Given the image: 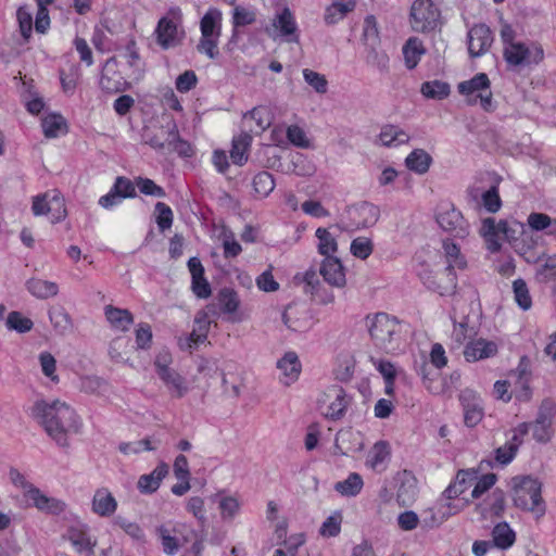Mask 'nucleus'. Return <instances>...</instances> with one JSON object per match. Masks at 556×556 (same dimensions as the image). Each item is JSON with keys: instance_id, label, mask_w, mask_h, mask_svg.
<instances>
[{"instance_id": "obj_45", "label": "nucleus", "mask_w": 556, "mask_h": 556, "mask_svg": "<svg viewBox=\"0 0 556 556\" xmlns=\"http://www.w3.org/2000/svg\"><path fill=\"white\" fill-rule=\"evenodd\" d=\"M254 191L262 198L267 197L275 188V179L268 172H260L252 181Z\"/></svg>"}, {"instance_id": "obj_25", "label": "nucleus", "mask_w": 556, "mask_h": 556, "mask_svg": "<svg viewBox=\"0 0 556 556\" xmlns=\"http://www.w3.org/2000/svg\"><path fill=\"white\" fill-rule=\"evenodd\" d=\"M159 377L164 382L172 396L180 399L189 392L186 378L175 369L164 370Z\"/></svg>"}, {"instance_id": "obj_6", "label": "nucleus", "mask_w": 556, "mask_h": 556, "mask_svg": "<svg viewBox=\"0 0 556 556\" xmlns=\"http://www.w3.org/2000/svg\"><path fill=\"white\" fill-rule=\"evenodd\" d=\"M440 15L432 0H415L409 14L412 28L418 33L433 31L441 24Z\"/></svg>"}, {"instance_id": "obj_56", "label": "nucleus", "mask_w": 556, "mask_h": 556, "mask_svg": "<svg viewBox=\"0 0 556 556\" xmlns=\"http://www.w3.org/2000/svg\"><path fill=\"white\" fill-rule=\"evenodd\" d=\"M482 204L490 213H496L502 206L497 187L493 186L482 193Z\"/></svg>"}, {"instance_id": "obj_60", "label": "nucleus", "mask_w": 556, "mask_h": 556, "mask_svg": "<svg viewBox=\"0 0 556 556\" xmlns=\"http://www.w3.org/2000/svg\"><path fill=\"white\" fill-rule=\"evenodd\" d=\"M156 532L161 538L164 553L170 556L175 555L179 548L177 539L172 536L167 528L164 526H160L156 529Z\"/></svg>"}, {"instance_id": "obj_7", "label": "nucleus", "mask_w": 556, "mask_h": 556, "mask_svg": "<svg viewBox=\"0 0 556 556\" xmlns=\"http://www.w3.org/2000/svg\"><path fill=\"white\" fill-rule=\"evenodd\" d=\"M31 211L35 216H49L52 224L60 223L67 215L64 198L58 190L34 197Z\"/></svg>"}, {"instance_id": "obj_19", "label": "nucleus", "mask_w": 556, "mask_h": 556, "mask_svg": "<svg viewBox=\"0 0 556 556\" xmlns=\"http://www.w3.org/2000/svg\"><path fill=\"white\" fill-rule=\"evenodd\" d=\"M277 368L281 371L280 382L287 387L295 382L301 374V363L294 352H287L277 362Z\"/></svg>"}, {"instance_id": "obj_43", "label": "nucleus", "mask_w": 556, "mask_h": 556, "mask_svg": "<svg viewBox=\"0 0 556 556\" xmlns=\"http://www.w3.org/2000/svg\"><path fill=\"white\" fill-rule=\"evenodd\" d=\"M316 237L318 239V252L325 257H332L338 250V243L334 237L326 229L318 228L316 230Z\"/></svg>"}, {"instance_id": "obj_61", "label": "nucleus", "mask_w": 556, "mask_h": 556, "mask_svg": "<svg viewBox=\"0 0 556 556\" xmlns=\"http://www.w3.org/2000/svg\"><path fill=\"white\" fill-rule=\"evenodd\" d=\"M155 211L157 212L156 224L159 228L162 231L170 228L173 224V212L170 207L163 202H157L155 204Z\"/></svg>"}, {"instance_id": "obj_17", "label": "nucleus", "mask_w": 556, "mask_h": 556, "mask_svg": "<svg viewBox=\"0 0 556 556\" xmlns=\"http://www.w3.org/2000/svg\"><path fill=\"white\" fill-rule=\"evenodd\" d=\"M319 273L324 280L332 287L343 288L346 283L343 265L337 256L325 257Z\"/></svg>"}, {"instance_id": "obj_8", "label": "nucleus", "mask_w": 556, "mask_h": 556, "mask_svg": "<svg viewBox=\"0 0 556 556\" xmlns=\"http://www.w3.org/2000/svg\"><path fill=\"white\" fill-rule=\"evenodd\" d=\"M435 220L442 230L456 238L464 239L469 235V225L460 211L451 203H441L438 207Z\"/></svg>"}, {"instance_id": "obj_57", "label": "nucleus", "mask_w": 556, "mask_h": 556, "mask_svg": "<svg viewBox=\"0 0 556 556\" xmlns=\"http://www.w3.org/2000/svg\"><path fill=\"white\" fill-rule=\"evenodd\" d=\"M287 138L295 147L307 149L311 143L305 131L298 125H291L287 128Z\"/></svg>"}, {"instance_id": "obj_41", "label": "nucleus", "mask_w": 556, "mask_h": 556, "mask_svg": "<svg viewBox=\"0 0 556 556\" xmlns=\"http://www.w3.org/2000/svg\"><path fill=\"white\" fill-rule=\"evenodd\" d=\"M219 308L224 314H233L237 312L240 300L237 292L230 288H223L216 296Z\"/></svg>"}, {"instance_id": "obj_20", "label": "nucleus", "mask_w": 556, "mask_h": 556, "mask_svg": "<svg viewBox=\"0 0 556 556\" xmlns=\"http://www.w3.org/2000/svg\"><path fill=\"white\" fill-rule=\"evenodd\" d=\"M530 359L523 355L520 357L516 369L511 370L509 377L514 380L516 387L521 391V394L517 395L518 399L529 400L530 399Z\"/></svg>"}, {"instance_id": "obj_51", "label": "nucleus", "mask_w": 556, "mask_h": 556, "mask_svg": "<svg viewBox=\"0 0 556 556\" xmlns=\"http://www.w3.org/2000/svg\"><path fill=\"white\" fill-rule=\"evenodd\" d=\"M480 232L489 243V250H491L492 252H496L501 249V243L497 240L496 223L494 218H485L482 222Z\"/></svg>"}, {"instance_id": "obj_36", "label": "nucleus", "mask_w": 556, "mask_h": 556, "mask_svg": "<svg viewBox=\"0 0 556 556\" xmlns=\"http://www.w3.org/2000/svg\"><path fill=\"white\" fill-rule=\"evenodd\" d=\"M252 142L251 135L243 132L232 139L230 157L232 162L242 166L248 161V149Z\"/></svg>"}, {"instance_id": "obj_16", "label": "nucleus", "mask_w": 556, "mask_h": 556, "mask_svg": "<svg viewBox=\"0 0 556 556\" xmlns=\"http://www.w3.org/2000/svg\"><path fill=\"white\" fill-rule=\"evenodd\" d=\"M349 214L356 228H367L377 224L380 208L372 203L361 202L351 206Z\"/></svg>"}, {"instance_id": "obj_18", "label": "nucleus", "mask_w": 556, "mask_h": 556, "mask_svg": "<svg viewBox=\"0 0 556 556\" xmlns=\"http://www.w3.org/2000/svg\"><path fill=\"white\" fill-rule=\"evenodd\" d=\"M497 352L498 348L494 341L480 338L467 343L464 350V356L467 362H477L493 357Z\"/></svg>"}, {"instance_id": "obj_52", "label": "nucleus", "mask_w": 556, "mask_h": 556, "mask_svg": "<svg viewBox=\"0 0 556 556\" xmlns=\"http://www.w3.org/2000/svg\"><path fill=\"white\" fill-rule=\"evenodd\" d=\"M351 253L361 260H366L374 251V243L369 238L357 237L351 243Z\"/></svg>"}, {"instance_id": "obj_10", "label": "nucleus", "mask_w": 556, "mask_h": 556, "mask_svg": "<svg viewBox=\"0 0 556 556\" xmlns=\"http://www.w3.org/2000/svg\"><path fill=\"white\" fill-rule=\"evenodd\" d=\"M424 285L442 296L453 295L457 288L455 271L445 267L443 270L433 273L425 271L420 275Z\"/></svg>"}, {"instance_id": "obj_37", "label": "nucleus", "mask_w": 556, "mask_h": 556, "mask_svg": "<svg viewBox=\"0 0 556 556\" xmlns=\"http://www.w3.org/2000/svg\"><path fill=\"white\" fill-rule=\"evenodd\" d=\"M442 248L446 261V267L448 269L454 271L455 268L465 269L467 267V262L460 253V249L457 244L446 239L443 240Z\"/></svg>"}, {"instance_id": "obj_63", "label": "nucleus", "mask_w": 556, "mask_h": 556, "mask_svg": "<svg viewBox=\"0 0 556 556\" xmlns=\"http://www.w3.org/2000/svg\"><path fill=\"white\" fill-rule=\"evenodd\" d=\"M528 225L535 231H542L552 228L553 219L544 213H531L528 216Z\"/></svg>"}, {"instance_id": "obj_38", "label": "nucleus", "mask_w": 556, "mask_h": 556, "mask_svg": "<svg viewBox=\"0 0 556 556\" xmlns=\"http://www.w3.org/2000/svg\"><path fill=\"white\" fill-rule=\"evenodd\" d=\"M468 397H471L475 400L476 395L472 392L466 391L464 394L460 395V400L463 402L464 406V420L466 426L468 427H475L477 426L482 417H483V410L482 407L478 403L469 404L465 403Z\"/></svg>"}, {"instance_id": "obj_50", "label": "nucleus", "mask_w": 556, "mask_h": 556, "mask_svg": "<svg viewBox=\"0 0 556 556\" xmlns=\"http://www.w3.org/2000/svg\"><path fill=\"white\" fill-rule=\"evenodd\" d=\"M5 325L8 329L25 333L31 330L34 324L31 319L24 317L20 312L13 311L9 313Z\"/></svg>"}, {"instance_id": "obj_54", "label": "nucleus", "mask_w": 556, "mask_h": 556, "mask_svg": "<svg viewBox=\"0 0 556 556\" xmlns=\"http://www.w3.org/2000/svg\"><path fill=\"white\" fill-rule=\"evenodd\" d=\"M304 80L318 93H326L328 90V81L326 76L315 71L303 70Z\"/></svg>"}, {"instance_id": "obj_42", "label": "nucleus", "mask_w": 556, "mask_h": 556, "mask_svg": "<svg viewBox=\"0 0 556 556\" xmlns=\"http://www.w3.org/2000/svg\"><path fill=\"white\" fill-rule=\"evenodd\" d=\"M420 92L426 98L442 100L448 97L451 89L447 83L435 79L424 83Z\"/></svg>"}, {"instance_id": "obj_28", "label": "nucleus", "mask_w": 556, "mask_h": 556, "mask_svg": "<svg viewBox=\"0 0 556 556\" xmlns=\"http://www.w3.org/2000/svg\"><path fill=\"white\" fill-rule=\"evenodd\" d=\"M201 36L220 37L222 35V12L211 8L200 21Z\"/></svg>"}, {"instance_id": "obj_59", "label": "nucleus", "mask_w": 556, "mask_h": 556, "mask_svg": "<svg viewBox=\"0 0 556 556\" xmlns=\"http://www.w3.org/2000/svg\"><path fill=\"white\" fill-rule=\"evenodd\" d=\"M137 187L140 192L146 195H152L156 198H164L166 195L165 190L156 185L152 179L139 177L136 180Z\"/></svg>"}, {"instance_id": "obj_11", "label": "nucleus", "mask_w": 556, "mask_h": 556, "mask_svg": "<svg viewBox=\"0 0 556 556\" xmlns=\"http://www.w3.org/2000/svg\"><path fill=\"white\" fill-rule=\"evenodd\" d=\"M556 414V405L551 400H544L539 408L535 421L532 424L533 437L539 442L551 438V426Z\"/></svg>"}, {"instance_id": "obj_35", "label": "nucleus", "mask_w": 556, "mask_h": 556, "mask_svg": "<svg viewBox=\"0 0 556 556\" xmlns=\"http://www.w3.org/2000/svg\"><path fill=\"white\" fill-rule=\"evenodd\" d=\"M516 540L515 531L506 521L497 523L492 530V543L495 547L507 549Z\"/></svg>"}, {"instance_id": "obj_62", "label": "nucleus", "mask_w": 556, "mask_h": 556, "mask_svg": "<svg viewBox=\"0 0 556 556\" xmlns=\"http://www.w3.org/2000/svg\"><path fill=\"white\" fill-rule=\"evenodd\" d=\"M116 78L109 76L105 73H102L99 85L103 91L109 93H116L124 89V83L122 81V77L114 73Z\"/></svg>"}, {"instance_id": "obj_55", "label": "nucleus", "mask_w": 556, "mask_h": 556, "mask_svg": "<svg viewBox=\"0 0 556 556\" xmlns=\"http://www.w3.org/2000/svg\"><path fill=\"white\" fill-rule=\"evenodd\" d=\"M342 516L340 513H336L329 516L321 525L319 533L324 538L337 536L341 531Z\"/></svg>"}, {"instance_id": "obj_49", "label": "nucleus", "mask_w": 556, "mask_h": 556, "mask_svg": "<svg viewBox=\"0 0 556 556\" xmlns=\"http://www.w3.org/2000/svg\"><path fill=\"white\" fill-rule=\"evenodd\" d=\"M513 290L518 306L523 311L530 309L532 306V299L526 281L523 279L515 280L513 283Z\"/></svg>"}, {"instance_id": "obj_40", "label": "nucleus", "mask_w": 556, "mask_h": 556, "mask_svg": "<svg viewBox=\"0 0 556 556\" xmlns=\"http://www.w3.org/2000/svg\"><path fill=\"white\" fill-rule=\"evenodd\" d=\"M363 485L362 477L356 472H352L345 480L337 482L334 490L344 496H356L362 491Z\"/></svg>"}, {"instance_id": "obj_26", "label": "nucleus", "mask_w": 556, "mask_h": 556, "mask_svg": "<svg viewBox=\"0 0 556 556\" xmlns=\"http://www.w3.org/2000/svg\"><path fill=\"white\" fill-rule=\"evenodd\" d=\"M167 473L168 466L165 463H160L151 473L143 475L139 478L138 489L146 494L155 492Z\"/></svg>"}, {"instance_id": "obj_13", "label": "nucleus", "mask_w": 556, "mask_h": 556, "mask_svg": "<svg viewBox=\"0 0 556 556\" xmlns=\"http://www.w3.org/2000/svg\"><path fill=\"white\" fill-rule=\"evenodd\" d=\"M65 538L72 543L78 554L85 556L94 555L97 541L92 540L86 525L77 523L71 526L66 531Z\"/></svg>"}, {"instance_id": "obj_5", "label": "nucleus", "mask_w": 556, "mask_h": 556, "mask_svg": "<svg viewBox=\"0 0 556 556\" xmlns=\"http://www.w3.org/2000/svg\"><path fill=\"white\" fill-rule=\"evenodd\" d=\"M182 11L179 7H170L160 18L155 28L156 41L163 49L174 48L181 43L185 31L181 28Z\"/></svg>"}, {"instance_id": "obj_9", "label": "nucleus", "mask_w": 556, "mask_h": 556, "mask_svg": "<svg viewBox=\"0 0 556 556\" xmlns=\"http://www.w3.org/2000/svg\"><path fill=\"white\" fill-rule=\"evenodd\" d=\"M503 54L505 61L514 66L539 64L544 59L543 48L534 42L530 46L522 42L505 46Z\"/></svg>"}, {"instance_id": "obj_64", "label": "nucleus", "mask_w": 556, "mask_h": 556, "mask_svg": "<svg viewBox=\"0 0 556 556\" xmlns=\"http://www.w3.org/2000/svg\"><path fill=\"white\" fill-rule=\"evenodd\" d=\"M367 64L377 67L380 72L388 71L389 56L383 51L371 49L366 58Z\"/></svg>"}, {"instance_id": "obj_27", "label": "nucleus", "mask_w": 556, "mask_h": 556, "mask_svg": "<svg viewBox=\"0 0 556 556\" xmlns=\"http://www.w3.org/2000/svg\"><path fill=\"white\" fill-rule=\"evenodd\" d=\"M162 134L167 135V152H176L184 157H190L193 154L191 144L179 136L175 124L170 128H162Z\"/></svg>"}, {"instance_id": "obj_48", "label": "nucleus", "mask_w": 556, "mask_h": 556, "mask_svg": "<svg viewBox=\"0 0 556 556\" xmlns=\"http://www.w3.org/2000/svg\"><path fill=\"white\" fill-rule=\"evenodd\" d=\"M108 387V382L97 376H85L80 378L79 389L87 394H102Z\"/></svg>"}, {"instance_id": "obj_46", "label": "nucleus", "mask_w": 556, "mask_h": 556, "mask_svg": "<svg viewBox=\"0 0 556 556\" xmlns=\"http://www.w3.org/2000/svg\"><path fill=\"white\" fill-rule=\"evenodd\" d=\"M16 20L23 39L28 41L33 31V14L28 5L18 7L16 11Z\"/></svg>"}, {"instance_id": "obj_30", "label": "nucleus", "mask_w": 556, "mask_h": 556, "mask_svg": "<svg viewBox=\"0 0 556 556\" xmlns=\"http://www.w3.org/2000/svg\"><path fill=\"white\" fill-rule=\"evenodd\" d=\"M26 289L37 299H49L59 293V286L49 280L39 278H30L26 281Z\"/></svg>"}, {"instance_id": "obj_1", "label": "nucleus", "mask_w": 556, "mask_h": 556, "mask_svg": "<svg viewBox=\"0 0 556 556\" xmlns=\"http://www.w3.org/2000/svg\"><path fill=\"white\" fill-rule=\"evenodd\" d=\"M31 417L40 424L58 445L68 446V434L78 433L81 422L76 412L66 403L38 400L31 407Z\"/></svg>"}, {"instance_id": "obj_14", "label": "nucleus", "mask_w": 556, "mask_h": 556, "mask_svg": "<svg viewBox=\"0 0 556 556\" xmlns=\"http://www.w3.org/2000/svg\"><path fill=\"white\" fill-rule=\"evenodd\" d=\"M396 502L400 506L406 507L414 503L417 497L418 486L416 477L407 470L396 473Z\"/></svg>"}, {"instance_id": "obj_23", "label": "nucleus", "mask_w": 556, "mask_h": 556, "mask_svg": "<svg viewBox=\"0 0 556 556\" xmlns=\"http://www.w3.org/2000/svg\"><path fill=\"white\" fill-rule=\"evenodd\" d=\"M117 508V502L108 489H98L92 498V511L101 517L112 516Z\"/></svg>"}, {"instance_id": "obj_3", "label": "nucleus", "mask_w": 556, "mask_h": 556, "mask_svg": "<svg viewBox=\"0 0 556 556\" xmlns=\"http://www.w3.org/2000/svg\"><path fill=\"white\" fill-rule=\"evenodd\" d=\"M513 502L517 508L533 513L538 518L546 511L542 498L541 482L530 476H517L511 479Z\"/></svg>"}, {"instance_id": "obj_31", "label": "nucleus", "mask_w": 556, "mask_h": 556, "mask_svg": "<svg viewBox=\"0 0 556 556\" xmlns=\"http://www.w3.org/2000/svg\"><path fill=\"white\" fill-rule=\"evenodd\" d=\"M475 480L476 471L459 470L456 476L455 482L450 484L443 494L448 500L456 498L464 494L467 491V489L473 483Z\"/></svg>"}, {"instance_id": "obj_24", "label": "nucleus", "mask_w": 556, "mask_h": 556, "mask_svg": "<svg viewBox=\"0 0 556 556\" xmlns=\"http://www.w3.org/2000/svg\"><path fill=\"white\" fill-rule=\"evenodd\" d=\"M274 27L279 30L280 36L285 37L288 42H298V27L291 11L285 8L280 14L276 16L273 23Z\"/></svg>"}, {"instance_id": "obj_15", "label": "nucleus", "mask_w": 556, "mask_h": 556, "mask_svg": "<svg viewBox=\"0 0 556 556\" xmlns=\"http://www.w3.org/2000/svg\"><path fill=\"white\" fill-rule=\"evenodd\" d=\"M325 395L328 400H331L324 413L325 417L331 420L341 419L351 404L352 397L346 394L343 388L337 386L329 388Z\"/></svg>"}, {"instance_id": "obj_44", "label": "nucleus", "mask_w": 556, "mask_h": 556, "mask_svg": "<svg viewBox=\"0 0 556 556\" xmlns=\"http://www.w3.org/2000/svg\"><path fill=\"white\" fill-rule=\"evenodd\" d=\"M43 134L47 138H55L66 128V121L60 114H49L41 121Z\"/></svg>"}, {"instance_id": "obj_4", "label": "nucleus", "mask_w": 556, "mask_h": 556, "mask_svg": "<svg viewBox=\"0 0 556 556\" xmlns=\"http://www.w3.org/2000/svg\"><path fill=\"white\" fill-rule=\"evenodd\" d=\"M458 92L466 98L469 105L479 103L485 112H493L496 108L491 90V81L485 73H478L471 79L457 85Z\"/></svg>"}, {"instance_id": "obj_22", "label": "nucleus", "mask_w": 556, "mask_h": 556, "mask_svg": "<svg viewBox=\"0 0 556 556\" xmlns=\"http://www.w3.org/2000/svg\"><path fill=\"white\" fill-rule=\"evenodd\" d=\"M26 496L28 500L33 502L34 506L39 510L50 514H59L64 510L65 505L63 502L54 497L47 496L35 486H29V489L26 491Z\"/></svg>"}, {"instance_id": "obj_21", "label": "nucleus", "mask_w": 556, "mask_h": 556, "mask_svg": "<svg viewBox=\"0 0 556 556\" xmlns=\"http://www.w3.org/2000/svg\"><path fill=\"white\" fill-rule=\"evenodd\" d=\"M390 445L386 441H378L368 452L366 465L374 471L382 472L390 462Z\"/></svg>"}, {"instance_id": "obj_12", "label": "nucleus", "mask_w": 556, "mask_h": 556, "mask_svg": "<svg viewBox=\"0 0 556 556\" xmlns=\"http://www.w3.org/2000/svg\"><path fill=\"white\" fill-rule=\"evenodd\" d=\"M468 52L471 58L484 54L493 42L492 31L485 24L473 25L467 35Z\"/></svg>"}, {"instance_id": "obj_2", "label": "nucleus", "mask_w": 556, "mask_h": 556, "mask_svg": "<svg viewBox=\"0 0 556 556\" xmlns=\"http://www.w3.org/2000/svg\"><path fill=\"white\" fill-rule=\"evenodd\" d=\"M365 320L375 346L386 353H393L400 348L402 326L396 317L377 313L368 315Z\"/></svg>"}, {"instance_id": "obj_29", "label": "nucleus", "mask_w": 556, "mask_h": 556, "mask_svg": "<svg viewBox=\"0 0 556 556\" xmlns=\"http://www.w3.org/2000/svg\"><path fill=\"white\" fill-rule=\"evenodd\" d=\"M104 313L108 321L115 329L127 331L134 323V316L128 309L106 305Z\"/></svg>"}, {"instance_id": "obj_53", "label": "nucleus", "mask_w": 556, "mask_h": 556, "mask_svg": "<svg viewBox=\"0 0 556 556\" xmlns=\"http://www.w3.org/2000/svg\"><path fill=\"white\" fill-rule=\"evenodd\" d=\"M218 40L219 37L201 36L197 45L198 52L201 54H205L211 60L217 59L219 55Z\"/></svg>"}, {"instance_id": "obj_32", "label": "nucleus", "mask_w": 556, "mask_h": 556, "mask_svg": "<svg viewBox=\"0 0 556 556\" xmlns=\"http://www.w3.org/2000/svg\"><path fill=\"white\" fill-rule=\"evenodd\" d=\"M410 137L401 127L392 124L384 125L379 134V140L384 147H397L409 141Z\"/></svg>"}, {"instance_id": "obj_34", "label": "nucleus", "mask_w": 556, "mask_h": 556, "mask_svg": "<svg viewBox=\"0 0 556 556\" xmlns=\"http://www.w3.org/2000/svg\"><path fill=\"white\" fill-rule=\"evenodd\" d=\"M49 318L53 328L60 334H65L73 330V320L63 306H52L49 309Z\"/></svg>"}, {"instance_id": "obj_47", "label": "nucleus", "mask_w": 556, "mask_h": 556, "mask_svg": "<svg viewBox=\"0 0 556 556\" xmlns=\"http://www.w3.org/2000/svg\"><path fill=\"white\" fill-rule=\"evenodd\" d=\"M37 4V14L35 20V29L39 34H45L50 27V17L48 5H50L53 0H35Z\"/></svg>"}, {"instance_id": "obj_33", "label": "nucleus", "mask_w": 556, "mask_h": 556, "mask_svg": "<svg viewBox=\"0 0 556 556\" xmlns=\"http://www.w3.org/2000/svg\"><path fill=\"white\" fill-rule=\"evenodd\" d=\"M432 163L431 155L424 149H415L405 159L406 167L419 175L426 174Z\"/></svg>"}, {"instance_id": "obj_58", "label": "nucleus", "mask_w": 556, "mask_h": 556, "mask_svg": "<svg viewBox=\"0 0 556 556\" xmlns=\"http://www.w3.org/2000/svg\"><path fill=\"white\" fill-rule=\"evenodd\" d=\"M497 477L495 473L483 475L480 479H476L475 486L471 491L472 498H479L483 493L489 491L496 482Z\"/></svg>"}, {"instance_id": "obj_39", "label": "nucleus", "mask_w": 556, "mask_h": 556, "mask_svg": "<svg viewBox=\"0 0 556 556\" xmlns=\"http://www.w3.org/2000/svg\"><path fill=\"white\" fill-rule=\"evenodd\" d=\"M424 53L422 42L416 37L409 38L403 47L406 66L409 70L416 67Z\"/></svg>"}]
</instances>
